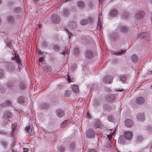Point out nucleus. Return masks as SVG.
<instances>
[{
  "label": "nucleus",
  "instance_id": "nucleus-22",
  "mask_svg": "<svg viewBox=\"0 0 152 152\" xmlns=\"http://www.w3.org/2000/svg\"><path fill=\"white\" fill-rule=\"evenodd\" d=\"M109 135H107V137H108V139L107 140V142H106V144L104 145V146L106 148H111V144L112 142L111 141V139L112 138L109 137Z\"/></svg>",
  "mask_w": 152,
  "mask_h": 152
},
{
  "label": "nucleus",
  "instance_id": "nucleus-64",
  "mask_svg": "<svg viewBox=\"0 0 152 152\" xmlns=\"http://www.w3.org/2000/svg\"><path fill=\"white\" fill-rule=\"evenodd\" d=\"M28 149L27 148H24L23 149V152H28Z\"/></svg>",
  "mask_w": 152,
  "mask_h": 152
},
{
  "label": "nucleus",
  "instance_id": "nucleus-53",
  "mask_svg": "<svg viewBox=\"0 0 152 152\" xmlns=\"http://www.w3.org/2000/svg\"><path fill=\"white\" fill-rule=\"evenodd\" d=\"M98 88V87L97 85L95 83L92 84L91 86V88L94 89H97Z\"/></svg>",
  "mask_w": 152,
  "mask_h": 152
},
{
  "label": "nucleus",
  "instance_id": "nucleus-25",
  "mask_svg": "<svg viewBox=\"0 0 152 152\" xmlns=\"http://www.w3.org/2000/svg\"><path fill=\"white\" fill-rule=\"evenodd\" d=\"M43 69L45 72H50L52 71V68L49 65H47L43 66Z\"/></svg>",
  "mask_w": 152,
  "mask_h": 152
},
{
  "label": "nucleus",
  "instance_id": "nucleus-39",
  "mask_svg": "<svg viewBox=\"0 0 152 152\" xmlns=\"http://www.w3.org/2000/svg\"><path fill=\"white\" fill-rule=\"evenodd\" d=\"M123 11L122 15L123 17L125 18H127L129 16V12H128L124 10H122Z\"/></svg>",
  "mask_w": 152,
  "mask_h": 152
},
{
  "label": "nucleus",
  "instance_id": "nucleus-26",
  "mask_svg": "<svg viewBox=\"0 0 152 152\" xmlns=\"http://www.w3.org/2000/svg\"><path fill=\"white\" fill-rule=\"evenodd\" d=\"M126 139L125 138V136L124 135L120 136L118 139V141L120 143H123L126 141Z\"/></svg>",
  "mask_w": 152,
  "mask_h": 152
},
{
  "label": "nucleus",
  "instance_id": "nucleus-18",
  "mask_svg": "<svg viewBox=\"0 0 152 152\" xmlns=\"http://www.w3.org/2000/svg\"><path fill=\"white\" fill-rule=\"evenodd\" d=\"M52 48L53 50L56 53L59 52L61 50L60 46L57 44L53 45Z\"/></svg>",
  "mask_w": 152,
  "mask_h": 152
},
{
  "label": "nucleus",
  "instance_id": "nucleus-35",
  "mask_svg": "<svg viewBox=\"0 0 152 152\" xmlns=\"http://www.w3.org/2000/svg\"><path fill=\"white\" fill-rule=\"evenodd\" d=\"M72 91L75 93H77L78 91V88L76 85H73L72 86Z\"/></svg>",
  "mask_w": 152,
  "mask_h": 152
},
{
  "label": "nucleus",
  "instance_id": "nucleus-11",
  "mask_svg": "<svg viewBox=\"0 0 152 152\" xmlns=\"http://www.w3.org/2000/svg\"><path fill=\"white\" fill-rule=\"evenodd\" d=\"M112 80L113 77L111 75H107L104 79V83L107 84H110L112 82Z\"/></svg>",
  "mask_w": 152,
  "mask_h": 152
},
{
  "label": "nucleus",
  "instance_id": "nucleus-16",
  "mask_svg": "<svg viewBox=\"0 0 152 152\" xmlns=\"http://www.w3.org/2000/svg\"><path fill=\"white\" fill-rule=\"evenodd\" d=\"M119 30L121 32L126 33L128 31V28L125 26L120 25Z\"/></svg>",
  "mask_w": 152,
  "mask_h": 152
},
{
  "label": "nucleus",
  "instance_id": "nucleus-5",
  "mask_svg": "<svg viewBox=\"0 0 152 152\" xmlns=\"http://www.w3.org/2000/svg\"><path fill=\"white\" fill-rule=\"evenodd\" d=\"M144 15V12L142 10H140L136 13L134 15V17L136 19L140 20L143 18Z\"/></svg>",
  "mask_w": 152,
  "mask_h": 152
},
{
  "label": "nucleus",
  "instance_id": "nucleus-30",
  "mask_svg": "<svg viewBox=\"0 0 152 152\" xmlns=\"http://www.w3.org/2000/svg\"><path fill=\"white\" fill-rule=\"evenodd\" d=\"M25 98L22 96H20L18 99V102L20 104H22L24 102Z\"/></svg>",
  "mask_w": 152,
  "mask_h": 152
},
{
  "label": "nucleus",
  "instance_id": "nucleus-19",
  "mask_svg": "<svg viewBox=\"0 0 152 152\" xmlns=\"http://www.w3.org/2000/svg\"><path fill=\"white\" fill-rule=\"evenodd\" d=\"M14 57H12V60H15L16 62L18 64H19L20 61V60L19 58V56L17 53H14Z\"/></svg>",
  "mask_w": 152,
  "mask_h": 152
},
{
  "label": "nucleus",
  "instance_id": "nucleus-49",
  "mask_svg": "<svg viewBox=\"0 0 152 152\" xmlns=\"http://www.w3.org/2000/svg\"><path fill=\"white\" fill-rule=\"evenodd\" d=\"M143 140V137L140 135H139L137 136V142L138 141L139 142L142 141Z\"/></svg>",
  "mask_w": 152,
  "mask_h": 152
},
{
  "label": "nucleus",
  "instance_id": "nucleus-34",
  "mask_svg": "<svg viewBox=\"0 0 152 152\" xmlns=\"http://www.w3.org/2000/svg\"><path fill=\"white\" fill-rule=\"evenodd\" d=\"M93 104L96 107H99L100 105L99 101L98 99H94L93 101Z\"/></svg>",
  "mask_w": 152,
  "mask_h": 152
},
{
  "label": "nucleus",
  "instance_id": "nucleus-8",
  "mask_svg": "<svg viewBox=\"0 0 152 152\" xmlns=\"http://www.w3.org/2000/svg\"><path fill=\"white\" fill-rule=\"evenodd\" d=\"M56 113L57 116L59 118L62 117L65 115L64 111L60 108L57 109L56 110Z\"/></svg>",
  "mask_w": 152,
  "mask_h": 152
},
{
  "label": "nucleus",
  "instance_id": "nucleus-42",
  "mask_svg": "<svg viewBox=\"0 0 152 152\" xmlns=\"http://www.w3.org/2000/svg\"><path fill=\"white\" fill-rule=\"evenodd\" d=\"M8 21L10 24H13L14 22V20L13 17L9 16L8 17Z\"/></svg>",
  "mask_w": 152,
  "mask_h": 152
},
{
  "label": "nucleus",
  "instance_id": "nucleus-9",
  "mask_svg": "<svg viewBox=\"0 0 152 152\" xmlns=\"http://www.w3.org/2000/svg\"><path fill=\"white\" fill-rule=\"evenodd\" d=\"M137 120L139 121H144L145 120V117L144 114L142 113H139L137 115Z\"/></svg>",
  "mask_w": 152,
  "mask_h": 152
},
{
  "label": "nucleus",
  "instance_id": "nucleus-41",
  "mask_svg": "<svg viewBox=\"0 0 152 152\" xmlns=\"http://www.w3.org/2000/svg\"><path fill=\"white\" fill-rule=\"evenodd\" d=\"M21 10V9L20 7H16L13 9L14 12L17 13L20 12Z\"/></svg>",
  "mask_w": 152,
  "mask_h": 152
},
{
  "label": "nucleus",
  "instance_id": "nucleus-58",
  "mask_svg": "<svg viewBox=\"0 0 152 152\" xmlns=\"http://www.w3.org/2000/svg\"><path fill=\"white\" fill-rule=\"evenodd\" d=\"M4 74V71L3 70L1 69H0V78H1L3 76Z\"/></svg>",
  "mask_w": 152,
  "mask_h": 152
},
{
  "label": "nucleus",
  "instance_id": "nucleus-10",
  "mask_svg": "<svg viewBox=\"0 0 152 152\" xmlns=\"http://www.w3.org/2000/svg\"><path fill=\"white\" fill-rule=\"evenodd\" d=\"M12 115V113L10 111H6L3 114V118L5 119H7L11 118Z\"/></svg>",
  "mask_w": 152,
  "mask_h": 152
},
{
  "label": "nucleus",
  "instance_id": "nucleus-13",
  "mask_svg": "<svg viewBox=\"0 0 152 152\" xmlns=\"http://www.w3.org/2000/svg\"><path fill=\"white\" fill-rule=\"evenodd\" d=\"M110 37L112 39L113 41H116L118 39H119L120 36H119L118 34L116 33H112L110 36Z\"/></svg>",
  "mask_w": 152,
  "mask_h": 152
},
{
  "label": "nucleus",
  "instance_id": "nucleus-61",
  "mask_svg": "<svg viewBox=\"0 0 152 152\" xmlns=\"http://www.w3.org/2000/svg\"><path fill=\"white\" fill-rule=\"evenodd\" d=\"M88 152H97L96 150L94 149H91L89 150Z\"/></svg>",
  "mask_w": 152,
  "mask_h": 152
},
{
  "label": "nucleus",
  "instance_id": "nucleus-57",
  "mask_svg": "<svg viewBox=\"0 0 152 152\" xmlns=\"http://www.w3.org/2000/svg\"><path fill=\"white\" fill-rule=\"evenodd\" d=\"M0 105L1 107H4L7 106V103H6V102L1 103Z\"/></svg>",
  "mask_w": 152,
  "mask_h": 152
},
{
  "label": "nucleus",
  "instance_id": "nucleus-31",
  "mask_svg": "<svg viewBox=\"0 0 152 152\" xmlns=\"http://www.w3.org/2000/svg\"><path fill=\"white\" fill-rule=\"evenodd\" d=\"M41 46L43 48H47L49 46V44L48 42L45 40H44L42 42Z\"/></svg>",
  "mask_w": 152,
  "mask_h": 152
},
{
  "label": "nucleus",
  "instance_id": "nucleus-36",
  "mask_svg": "<svg viewBox=\"0 0 152 152\" xmlns=\"http://www.w3.org/2000/svg\"><path fill=\"white\" fill-rule=\"evenodd\" d=\"M76 145L74 142H72L70 143L69 145V147L71 151L74 150L75 148Z\"/></svg>",
  "mask_w": 152,
  "mask_h": 152
},
{
  "label": "nucleus",
  "instance_id": "nucleus-12",
  "mask_svg": "<svg viewBox=\"0 0 152 152\" xmlns=\"http://www.w3.org/2000/svg\"><path fill=\"white\" fill-rule=\"evenodd\" d=\"M118 14V11L115 8H113L110 10L109 13V15L111 17H114L117 16Z\"/></svg>",
  "mask_w": 152,
  "mask_h": 152
},
{
  "label": "nucleus",
  "instance_id": "nucleus-28",
  "mask_svg": "<svg viewBox=\"0 0 152 152\" xmlns=\"http://www.w3.org/2000/svg\"><path fill=\"white\" fill-rule=\"evenodd\" d=\"M0 143L1 146L4 148H6L8 145L7 142L4 140H1Z\"/></svg>",
  "mask_w": 152,
  "mask_h": 152
},
{
  "label": "nucleus",
  "instance_id": "nucleus-15",
  "mask_svg": "<svg viewBox=\"0 0 152 152\" xmlns=\"http://www.w3.org/2000/svg\"><path fill=\"white\" fill-rule=\"evenodd\" d=\"M103 108L105 111L109 112L110 111L112 110V107L107 104H104L103 105Z\"/></svg>",
  "mask_w": 152,
  "mask_h": 152
},
{
  "label": "nucleus",
  "instance_id": "nucleus-24",
  "mask_svg": "<svg viewBox=\"0 0 152 152\" xmlns=\"http://www.w3.org/2000/svg\"><path fill=\"white\" fill-rule=\"evenodd\" d=\"M131 59L134 63H136L138 60V57L136 54L132 55L131 56Z\"/></svg>",
  "mask_w": 152,
  "mask_h": 152
},
{
  "label": "nucleus",
  "instance_id": "nucleus-1",
  "mask_svg": "<svg viewBox=\"0 0 152 152\" xmlns=\"http://www.w3.org/2000/svg\"><path fill=\"white\" fill-rule=\"evenodd\" d=\"M87 137L88 138H93L95 137L96 135L98 134L95 132L93 129L89 128L86 132Z\"/></svg>",
  "mask_w": 152,
  "mask_h": 152
},
{
  "label": "nucleus",
  "instance_id": "nucleus-21",
  "mask_svg": "<svg viewBox=\"0 0 152 152\" xmlns=\"http://www.w3.org/2000/svg\"><path fill=\"white\" fill-rule=\"evenodd\" d=\"M125 138L128 140H130L132 138V132L128 131L125 132L124 134Z\"/></svg>",
  "mask_w": 152,
  "mask_h": 152
},
{
  "label": "nucleus",
  "instance_id": "nucleus-32",
  "mask_svg": "<svg viewBox=\"0 0 152 152\" xmlns=\"http://www.w3.org/2000/svg\"><path fill=\"white\" fill-rule=\"evenodd\" d=\"M140 37L144 39L148 40V36L146 33L145 32H142L140 35Z\"/></svg>",
  "mask_w": 152,
  "mask_h": 152
},
{
  "label": "nucleus",
  "instance_id": "nucleus-37",
  "mask_svg": "<svg viewBox=\"0 0 152 152\" xmlns=\"http://www.w3.org/2000/svg\"><path fill=\"white\" fill-rule=\"evenodd\" d=\"M15 86V84L14 82L9 83L7 84V86L9 88H12Z\"/></svg>",
  "mask_w": 152,
  "mask_h": 152
},
{
  "label": "nucleus",
  "instance_id": "nucleus-3",
  "mask_svg": "<svg viewBox=\"0 0 152 152\" xmlns=\"http://www.w3.org/2000/svg\"><path fill=\"white\" fill-rule=\"evenodd\" d=\"M5 67L8 72L12 71L15 68L13 64L11 62H7L6 63Z\"/></svg>",
  "mask_w": 152,
  "mask_h": 152
},
{
  "label": "nucleus",
  "instance_id": "nucleus-59",
  "mask_svg": "<svg viewBox=\"0 0 152 152\" xmlns=\"http://www.w3.org/2000/svg\"><path fill=\"white\" fill-rule=\"evenodd\" d=\"M66 32H67L68 33L69 35V39H70L72 35V33L70 32L68 29H66Z\"/></svg>",
  "mask_w": 152,
  "mask_h": 152
},
{
  "label": "nucleus",
  "instance_id": "nucleus-52",
  "mask_svg": "<svg viewBox=\"0 0 152 152\" xmlns=\"http://www.w3.org/2000/svg\"><path fill=\"white\" fill-rule=\"evenodd\" d=\"M5 91V88L3 86H0V92L1 93H4Z\"/></svg>",
  "mask_w": 152,
  "mask_h": 152
},
{
  "label": "nucleus",
  "instance_id": "nucleus-2",
  "mask_svg": "<svg viewBox=\"0 0 152 152\" xmlns=\"http://www.w3.org/2000/svg\"><path fill=\"white\" fill-rule=\"evenodd\" d=\"M52 22L55 24H58L60 23L61 18L59 15L56 14H53L50 16Z\"/></svg>",
  "mask_w": 152,
  "mask_h": 152
},
{
  "label": "nucleus",
  "instance_id": "nucleus-56",
  "mask_svg": "<svg viewBox=\"0 0 152 152\" xmlns=\"http://www.w3.org/2000/svg\"><path fill=\"white\" fill-rule=\"evenodd\" d=\"M9 123V121L8 120H7V119L4 120L3 123V125L4 126L5 125H7V124H8Z\"/></svg>",
  "mask_w": 152,
  "mask_h": 152
},
{
  "label": "nucleus",
  "instance_id": "nucleus-48",
  "mask_svg": "<svg viewBox=\"0 0 152 152\" xmlns=\"http://www.w3.org/2000/svg\"><path fill=\"white\" fill-rule=\"evenodd\" d=\"M16 127V125H13V124H12V125L11 126V128H12V135H13L14 134V133L15 129V128Z\"/></svg>",
  "mask_w": 152,
  "mask_h": 152
},
{
  "label": "nucleus",
  "instance_id": "nucleus-14",
  "mask_svg": "<svg viewBox=\"0 0 152 152\" xmlns=\"http://www.w3.org/2000/svg\"><path fill=\"white\" fill-rule=\"evenodd\" d=\"M125 124L126 126L128 127H130L133 125V122L132 121L129 119H126L125 121Z\"/></svg>",
  "mask_w": 152,
  "mask_h": 152
},
{
  "label": "nucleus",
  "instance_id": "nucleus-50",
  "mask_svg": "<svg viewBox=\"0 0 152 152\" xmlns=\"http://www.w3.org/2000/svg\"><path fill=\"white\" fill-rule=\"evenodd\" d=\"M94 4L92 1H90L88 3V6L89 8L93 9L94 7Z\"/></svg>",
  "mask_w": 152,
  "mask_h": 152
},
{
  "label": "nucleus",
  "instance_id": "nucleus-63",
  "mask_svg": "<svg viewBox=\"0 0 152 152\" xmlns=\"http://www.w3.org/2000/svg\"><path fill=\"white\" fill-rule=\"evenodd\" d=\"M6 102L7 103V106H10L11 105V103L9 101H7Z\"/></svg>",
  "mask_w": 152,
  "mask_h": 152
},
{
  "label": "nucleus",
  "instance_id": "nucleus-38",
  "mask_svg": "<svg viewBox=\"0 0 152 152\" xmlns=\"http://www.w3.org/2000/svg\"><path fill=\"white\" fill-rule=\"evenodd\" d=\"M77 3L78 7L81 9L83 8L84 6V3L82 1H77Z\"/></svg>",
  "mask_w": 152,
  "mask_h": 152
},
{
  "label": "nucleus",
  "instance_id": "nucleus-20",
  "mask_svg": "<svg viewBox=\"0 0 152 152\" xmlns=\"http://www.w3.org/2000/svg\"><path fill=\"white\" fill-rule=\"evenodd\" d=\"M86 56L88 59H91L93 57V53L91 51L87 50L86 52Z\"/></svg>",
  "mask_w": 152,
  "mask_h": 152
},
{
  "label": "nucleus",
  "instance_id": "nucleus-33",
  "mask_svg": "<svg viewBox=\"0 0 152 152\" xmlns=\"http://www.w3.org/2000/svg\"><path fill=\"white\" fill-rule=\"evenodd\" d=\"M40 106L42 109H46L50 107V104L47 103H43L41 104Z\"/></svg>",
  "mask_w": 152,
  "mask_h": 152
},
{
  "label": "nucleus",
  "instance_id": "nucleus-17",
  "mask_svg": "<svg viewBox=\"0 0 152 152\" xmlns=\"http://www.w3.org/2000/svg\"><path fill=\"white\" fill-rule=\"evenodd\" d=\"M145 100V99L142 97H140L137 98L135 100V102L137 104L141 105L142 104Z\"/></svg>",
  "mask_w": 152,
  "mask_h": 152
},
{
  "label": "nucleus",
  "instance_id": "nucleus-29",
  "mask_svg": "<svg viewBox=\"0 0 152 152\" xmlns=\"http://www.w3.org/2000/svg\"><path fill=\"white\" fill-rule=\"evenodd\" d=\"M95 126L96 128H102L103 127L102 124L100 121L97 120L95 123Z\"/></svg>",
  "mask_w": 152,
  "mask_h": 152
},
{
  "label": "nucleus",
  "instance_id": "nucleus-4",
  "mask_svg": "<svg viewBox=\"0 0 152 152\" xmlns=\"http://www.w3.org/2000/svg\"><path fill=\"white\" fill-rule=\"evenodd\" d=\"M18 88L21 91H25L26 88V83L25 81H18Z\"/></svg>",
  "mask_w": 152,
  "mask_h": 152
},
{
  "label": "nucleus",
  "instance_id": "nucleus-23",
  "mask_svg": "<svg viewBox=\"0 0 152 152\" xmlns=\"http://www.w3.org/2000/svg\"><path fill=\"white\" fill-rule=\"evenodd\" d=\"M77 24L74 21H70L69 23V26L71 29H75L76 27Z\"/></svg>",
  "mask_w": 152,
  "mask_h": 152
},
{
  "label": "nucleus",
  "instance_id": "nucleus-7",
  "mask_svg": "<svg viewBox=\"0 0 152 152\" xmlns=\"http://www.w3.org/2000/svg\"><path fill=\"white\" fill-rule=\"evenodd\" d=\"M105 99L108 102H112L115 99V97L113 94H108L106 95Z\"/></svg>",
  "mask_w": 152,
  "mask_h": 152
},
{
  "label": "nucleus",
  "instance_id": "nucleus-54",
  "mask_svg": "<svg viewBox=\"0 0 152 152\" xmlns=\"http://www.w3.org/2000/svg\"><path fill=\"white\" fill-rule=\"evenodd\" d=\"M59 150L60 152H64L65 150V148L63 146L61 145L59 147Z\"/></svg>",
  "mask_w": 152,
  "mask_h": 152
},
{
  "label": "nucleus",
  "instance_id": "nucleus-6",
  "mask_svg": "<svg viewBox=\"0 0 152 152\" xmlns=\"http://www.w3.org/2000/svg\"><path fill=\"white\" fill-rule=\"evenodd\" d=\"M30 128V126L28 125L25 128L26 132L28 133V135L30 136L34 135L35 134V131H34V128L33 127H32L31 128L30 132V133H29Z\"/></svg>",
  "mask_w": 152,
  "mask_h": 152
},
{
  "label": "nucleus",
  "instance_id": "nucleus-43",
  "mask_svg": "<svg viewBox=\"0 0 152 152\" xmlns=\"http://www.w3.org/2000/svg\"><path fill=\"white\" fill-rule=\"evenodd\" d=\"M71 91L66 90L65 92L64 95L65 96L68 97L71 96Z\"/></svg>",
  "mask_w": 152,
  "mask_h": 152
},
{
  "label": "nucleus",
  "instance_id": "nucleus-27",
  "mask_svg": "<svg viewBox=\"0 0 152 152\" xmlns=\"http://www.w3.org/2000/svg\"><path fill=\"white\" fill-rule=\"evenodd\" d=\"M69 13V10L67 8H64L63 9L61 12V14L64 17H66Z\"/></svg>",
  "mask_w": 152,
  "mask_h": 152
},
{
  "label": "nucleus",
  "instance_id": "nucleus-47",
  "mask_svg": "<svg viewBox=\"0 0 152 152\" xmlns=\"http://www.w3.org/2000/svg\"><path fill=\"white\" fill-rule=\"evenodd\" d=\"M114 117L112 115H109L107 117L108 120L111 122H113L114 121Z\"/></svg>",
  "mask_w": 152,
  "mask_h": 152
},
{
  "label": "nucleus",
  "instance_id": "nucleus-44",
  "mask_svg": "<svg viewBox=\"0 0 152 152\" xmlns=\"http://www.w3.org/2000/svg\"><path fill=\"white\" fill-rule=\"evenodd\" d=\"M74 52L75 56H77L80 52L79 49L78 48H75L74 49Z\"/></svg>",
  "mask_w": 152,
  "mask_h": 152
},
{
  "label": "nucleus",
  "instance_id": "nucleus-45",
  "mask_svg": "<svg viewBox=\"0 0 152 152\" xmlns=\"http://www.w3.org/2000/svg\"><path fill=\"white\" fill-rule=\"evenodd\" d=\"M48 54L49 57V59L50 60L53 61L55 60L56 57L53 54L49 53Z\"/></svg>",
  "mask_w": 152,
  "mask_h": 152
},
{
  "label": "nucleus",
  "instance_id": "nucleus-60",
  "mask_svg": "<svg viewBox=\"0 0 152 152\" xmlns=\"http://www.w3.org/2000/svg\"><path fill=\"white\" fill-rule=\"evenodd\" d=\"M88 22H89V23H92L93 21V19L91 17H90L88 19Z\"/></svg>",
  "mask_w": 152,
  "mask_h": 152
},
{
  "label": "nucleus",
  "instance_id": "nucleus-40",
  "mask_svg": "<svg viewBox=\"0 0 152 152\" xmlns=\"http://www.w3.org/2000/svg\"><path fill=\"white\" fill-rule=\"evenodd\" d=\"M88 23V21L86 19H82L80 21V24L82 25H86Z\"/></svg>",
  "mask_w": 152,
  "mask_h": 152
},
{
  "label": "nucleus",
  "instance_id": "nucleus-51",
  "mask_svg": "<svg viewBox=\"0 0 152 152\" xmlns=\"http://www.w3.org/2000/svg\"><path fill=\"white\" fill-rule=\"evenodd\" d=\"M126 51V50H121L120 51L115 53V54L116 55H119L123 54L124 52Z\"/></svg>",
  "mask_w": 152,
  "mask_h": 152
},
{
  "label": "nucleus",
  "instance_id": "nucleus-55",
  "mask_svg": "<svg viewBox=\"0 0 152 152\" xmlns=\"http://www.w3.org/2000/svg\"><path fill=\"white\" fill-rule=\"evenodd\" d=\"M97 28H99L100 29H101V23L100 22V19L99 18L98 20V23L97 24Z\"/></svg>",
  "mask_w": 152,
  "mask_h": 152
},
{
  "label": "nucleus",
  "instance_id": "nucleus-46",
  "mask_svg": "<svg viewBox=\"0 0 152 152\" xmlns=\"http://www.w3.org/2000/svg\"><path fill=\"white\" fill-rule=\"evenodd\" d=\"M120 81H122L124 83L126 81V77L124 76H119L118 77Z\"/></svg>",
  "mask_w": 152,
  "mask_h": 152
},
{
  "label": "nucleus",
  "instance_id": "nucleus-62",
  "mask_svg": "<svg viewBox=\"0 0 152 152\" xmlns=\"http://www.w3.org/2000/svg\"><path fill=\"white\" fill-rule=\"evenodd\" d=\"M67 76H68V77H67V81L69 82V83H70L72 81L70 79V78L69 77V74H68L67 75Z\"/></svg>",
  "mask_w": 152,
  "mask_h": 152
}]
</instances>
